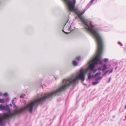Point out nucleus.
<instances>
[{"mask_svg": "<svg viewBox=\"0 0 126 126\" xmlns=\"http://www.w3.org/2000/svg\"><path fill=\"white\" fill-rule=\"evenodd\" d=\"M56 95V90L49 93L40 94H38L34 99L30 101V103L26 106L22 108H18L14 103L12 104L15 108L14 112H12L10 109L9 106L7 105L5 106L4 110L6 111H8L9 113H3V116L4 119H8L12 116L17 115L20 114L25 111H28L32 113L33 108L37 106L42 102L44 101L47 99H48ZM14 100H13V102Z\"/></svg>", "mask_w": 126, "mask_h": 126, "instance_id": "nucleus-1", "label": "nucleus"}, {"mask_svg": "<svg viewBox=\"0 0 126 126\" xmlns=\"http://www.w3.org/2000/svg\"><path fill=\"white\" fill-rule=\"evenodd\" d=\"M68 7V11L74 12L79 16L82 22V24L85 30L92 33L94 36L99 34L98 30L92 24L91 22L88 19H85L81 16L86 11L84 9L80 12L78 8L75 7L76 0H64Z\"/></svg>", "mask_w": 126, "mask_h": 126, "instance_id": "nucleus-2", "label": "nucleus"}, {"mask_svg": "<svg viewBox=\"0 0 126 126\" xmlns=\"http://www.w3.org/2000/svg\"><path fill=\"white\" fill-rule=\"evenodd\" d=\"M97 45L98 51L96 56L94 59L89 63V68L90 70L93 71L95 66V65L97 64L101 65L102 64V61L106 62H107L108 59L105 58L103 60L101 59V55L103 50V43L102 37L100 34L94 36Z\"/></svg>", "mask_w": 126, "mask_h": 126, "instance_id": "nucleus-3", "label": "nucleus"}, {"mask_svg": "<svg viewBox=\"0 0 126 126\" xmlns=\"http://www.w3.org/2000/svg\"><path fill=\"white\" fill-rule=\"evenodd\" d=\"M72 63L74 66H76L78 65V63L75 60H74L72 62Z\"/></svg>", "mask_w": 126, "mask_h": 126, "instance_id": "nucleus-4", "label": "nucleus"}, {"mask_svg": "<svg viewBox=\"0 0 126 126\" xmlns=\"http://www.w3.org/2000/svg\"><path fill=\"white\" fill-rule=\"evenodd\" d=\"M103 69L102 70V71H103L107 69V66L105 64H103Z\"/></svg>", "mask_w": 126, "mask_h": 126, "instance_id": "nucleus-5", "label": "nucleus"}, {"mask_svg": "<svg viewBox=\"0 0 126 126\" xmlns=\"http://www.w3.org/2000/svg\"><path fill=\"white\" fill-rule=\"evenodd\" d=\"M0 118H1V120H2V123L1 124H0V125H2L3 124V119H4L3 116V117H2V115L0 113Z\"/></svg>", "mask_w": 126, "mask_h": 126, "instance_id": "nucleus-6", "label": "nucleus"}, {"mask_svg": "<svg viewBox=\"0 0 126 126\" xmlns=\"http://www.w3.org/2000/svg\"><path fill=\"white\" fill-rule=\"evenodd\" d=\"M93 78H94V76H91L90 75V73H89L88 74V79H89Z\"/></svg>", "mask_w": 126, "mask_h": 126, "instance_id": "nucleus-7", "label": "nucleus"}, {"mask_svg": "<svg viewBox=\"0 0 126 126\" xmlns=\"http://www.w3.org/2000/svg\"><path fill=\"white\" fill-rule=\"evenodd\" d=\"M102 77L101 76H99L98 78H96L95 79V81H98V80H100L102 79Z\"/></svg>", "mask_w": 126, "mask_h": 126, "instance_id": "nucleus-8", "label": "nucleus"}, {"mask_svg": "<svg viewBox=\"0 0 126 126\" xmlns=\"http://www.w3.org/2000/svg\"><path fill=\"white\" fill-rule=\"evenodd\" d=\"M5 106L1 104L0 106V109L2 110H4Z\"/></svg>", "mask_w": 126, "mask_h": 126, "instance_id": "nucleus-9", "label": "nucleus"}, {"mask_svg": "<svg viewBox=\"0 0 126 126\" xmlns=\"http://www.w3.org/2000/svg\"><path fill=\"white\" fill-rule=\"evenodd\" d=\"M96 81L95 82H92V84L93 85H95L97 84L98 83H99V81Z\"/></svg>", "mask_w": 126, "mask_h": 126, "instance_id": "nucleus-10", "label": "nucleus"}, {"mask_svg": "<svg viewBox=\"0 0 126 126\" xmlns=\"http://www.w3.org/2000/svg\"><path fill=\"white\" fill-rule=\"evenodd\" d=\"M94 0H91V1L90 2V4H88L87 5V7H88L87 8H88L91 5V4L93 2V1H94Z\"/></svg>", "mask_w": 126, "mask_h": 126, "instance_id": "nucleus-11", "label": "nucleus"}, {"mask_svg": "<svg viewBox=\"0 0 126 126\" xmlns=\"http://www.w3.org/2000/svg\"><path fill=\"white\" fill-rule=\"evenodd\" d=\"M101 73L100 72L96 73L94 76V77L95 78L97 76L100 75L101 74Z\"/></svg>", "mask_w": 126, "mask_h": 126, "instance_id": "nucleus-12", "label": "nucleus"}, {"mask_svg": "<svg viewBox=\"0 0 126 126\" xmlns=\"http://www.w3.org/2000/svg\"><path fill=\"white\" fill-rule=\"evenodd\" d=\"M0 103L3 104L4 103V100L3 99H1L0 98Z\"/></svg>", "mask_w": 126, "mask_h": 126, "instance_id": "nucleus-13", "label": "nucleus"}, {"mask_svg": "<svg viewBox=\"0 0 126 126\" xmlns=\"http://www.w3.org/2000/svg\"><path fill=\"white\" fill-rule=\"evenodd\" d=\"M80 58L81 57H78L76 58V59L77 60L79 61H80Z\"/></svg>", "mask_w": 126, "mask_h": 126, "instance_id": "nucleus-14", "label": "nucleus"}, {"mask_svg": "<svg viewBox=\"0 0 126 126\" xmlns=\"http://www.w3.org/2000/svg\"><path fill=\"white\" fill-rule=\"evenodd\" d=\"M103 66H101V67H99L98 68V70H101L102 69H103Z\"/></svg>", "mask_w": 126, "mask_h": 126, "instance_id": "nucleus-15", "label": "nucleus"}, {"mask_svg": "<svg viewBox=\"0 0 126 126\" xmlns=\"http://www.w3.org/2000/svg\"><path fill=\"white\" fill-rule=\"evenodd\" d=\"M25 95L24 94H22L20 96V97L21 98H25Z\"/></svg>", "mask_w": 126, "mask_h": 126, "instance_id": "nucleus-16", "label": "nucleus"}, {"mask_svg": "<svg viewBox=\"0 0 126 126\" xmlns=\"http://www.w3.org/2000/svg\"><path fill=\"white\" fill-rule=\"evenodd\" d=\"M68 21H67V22H66V23L65 24V25H64V28H65V27H67V24H69V22L68 23Z\"/></svg>", "mask_w": 126, "mask_h": 126, "instance_id": "nucleus-17", "label": "nucleus"}, {"mask_svg": "<svg viewBox=\"0 0 126 126\" xmlns=\"http://www.w3.org/2000/svg\"><path fill=\"white\" fill-rule=\"evenodd\" d=\"M4 95L5 96H7L8 95V94L7 93H5L4 94Z\"/></svg>", "mask_w": 126, "mask_h": 126, "instance_id": "nucleus-18", "label": "nucleus"}, {"mask_svg": "<svg viewBox=\"0 0 126 126\" xmlns=\"http://www.w3.org/2000/svg\"><path fill=\"white\" fill-rule=\"evenodd\" d=\"M62 31H63V32H64V33H65V34H68L69 33V32H65L64 31V30H62Z\"/></svg>", "mask_w": 126, "mask_h": 126, "instance_id": "nucleus-19", "label": "nucleus"}, {"mask_svg": "<svg viewBox=\"0 0 126 126\" xmlns=\"http://www.w3.org/2000/svg\"><path fill=\"white\" fill-rule=\"evenodd\" d=\"M110 79H111V77H110V78H109L108 81L107 82V83H109V82H110Z\"/></svg>", "mask_w": 126, "mask_h": 126, "instance_id": "nucleus-20", "label": "nucleus"}, {"mask_svg": "<svg viewBox=\"0 0 126 126\" xmlns=\"http://www.w3.org/2000/svg\"><path fill=\"white\" fill-rule=\"evenodd\" d=\"M71 25H70L69 27H68V30L69 31L70 30H71Z\"/></svg>", "mask_w": 126, "mask_h": 126, "instance_id": "nucleus-21", "label": "nucleus"}, {"mask_svg": "<svg viewBox=\"0 0 126 126\" xmlns=\"http://www.w3.org/2000/svg\"><path fill=\"white\" fill-rule=\"evenodd\" d=\"M109 71V70L107 71L104 73L105 74H106Z\"/></svg>", "mask_w": 126, "mask_h": 126, "instance_id": "nucleus-22", "label": "nucleus"}, {"mask_svg": "<svg viewBox=\"0 0 126 126\" xmlns=\"http://www.w3.org/2000/svg\"><path fill=\"white\" fill-rule=\"evenodd\" d=\"M113 71V69H112L110 71L109 73H111L112 71Z\"/></svg>", "mask_w": 126, "mask_h": 126, "instance_id": "nucleus-23", "label": "nucleus"}, {"mask_svg": "<svg viewBox=\"0 0 126 126\" xmlns=\"http://www.w3.org/2000/svg\"><path fill=\"white\" fill-rule=\"evenodd\" d=\"M2 93L1 92H0V96H2Z\"/></svg>", "mask_w": 126, "mask_h": 126, "instance_id": "nucleus-24", "label": "nucleus"}, {"mask_svg": "<svg viewBox=\"0 0 126 126\" xmlns=\"http://www.w3.org/2000/svg\"><path fill=\"white\" fill-rule=\"evenodd\" d=\"M97 70L96 69H95L94 70L93 72L94 73H95V72H96V71Z\"/></svg>", "mask_w": 126, "mask_h": 126, "instance_id": "nucleus-25", "label": "nucleus"}, {"mask_svg": "<svg viewBox=\"0 0 126 126\" xmlns=\"http://www.w3.org/2000/svg\"><path fill=\"white\" fill-rule=\"evenodd\" d=\"M2 123V120L1 119V118H0V124H1Z\"/></svg>", "mask_w": 126, "mask_h": 126, "instance_id": "nucleus-26", "label": "nucleus"}, {"mask_svg": "<svg viewBox=\"0 0 126 126\" xmlns=\"http://www.w3.org/2000/svg\"><path fill=\"white\" fill-rule=\"evenodd\" d=\"M105 75H106V74H105V73H104V74H102V76H105Z\"/></svg>", "mask_w": 126, "mask_h": 126, "instance_id": "nucleus-27", "label": "nucleus"}, {"mask_svg": "<svg viewBox=\"0 0 126 126\" xmlns=\"http://www.w3.org/2000/svg\"><path fill=\"white\" fill-rule=\"evenodd\" d=\"M112 117L113 118H114L115 117V115H114Z\"/></svg>", "mask_w": 126, "mask_h": 126, "instance_id": "nucleus-28", "label": "nucleus"}, {"mask_svg": "<svg viewBox=\"0 0 126 126\" xmlns=\"http://www.w3.org/2000/svg\"><path fill=\"white\" fill-rule=\"evenodd\" d=\"M6 99L7 101H8V100H9V99L8 98H7Z\"/></svg>", "mask_w": 126, "mask_h": 126, "instance_id": "nucleus-29", "label": "nucleus"}, {"mask_svg": "<svg viewBox=\"0 0 126 126\" xmlns=\"http://www.w3.org/2000/svg\"><path fill=\"white\" fill-rule=\"evenodd\" d=\"M117 67H116L115 68V70L116 69H117Z\"/></svg>", "mask_w": 126, "mask_h": 126, "instance_id": "nucleus-30", "label": "nucleus"}, {"mask_svg": "<svg viewBox=\"0 0 126 126\" xmlns=\"http://www.w3.org/2000/svg\"><path fill=\"white\" fill-rule=\"evenodd\" d=\"M118 44H121V43L120 42H118Z\"/></svg>", "mask_w": 126, "mask_h": 126, "instance_id": "nucleus-31", "label": "nucleus"}, {"mask_svg": "<svg viewBox=\"0 0 126 126\" xmlns=\"http://www.w3.org/2000/svg\"><path fill=\"white\" fill-rule=\"evenodd\" d=\"M125 109H126V105L125 106Z\"/></svg>", "mask_w": 126, "mask_h": 126, "instance_id": "nucleus-32", "label": "nucleus"}, {"mask_svg": "<svg viewBox=\"0 0 126 126\" xmlns=\"http://www.w3.org/2000/svg\"><path fill=\"white\" fill-rule=\"evenodd\" d=\"M121 44V46H123V45H122V44H121H121Z\"/></svg>", "mask_w": 126, "mask_h": 126, "instance_id": "nucleus-33", "label": "nucleus"}]
</instances>
